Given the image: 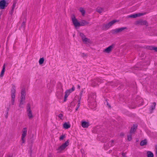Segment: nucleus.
I'll use <instances>...</instances> for the list:
<instances>
[{
    "mask_svg": "<svg viewBox=\"0 0 157 157\" xmlns=\"http://www.w3.org/2000/svg\"><path fill=\"white\" fill-rule=\"evenodd\" d=\"M145 14V13H138L136 14H135V17H140L141 16H143Z\"/></svg>",
    "mask_w": 157,
    "mask_h": 157,
    "instance_id": "nucleus-27",
    "label": "nucleus"
},
{
    "mask_svg": "<svg viewBox=\"0 0 157 157\" xmlns=\"http://www.w3.org/2000/svg\"><path fill=\"white\" fill-rule=\"evenodd\" d=\"M80 23L79 26H84L86 25H87L88 24V22L87 21H86L84 20H83L81 21Z\"/></svg>",
    "mask_w": 157,
    "mask_h": 157,
    "instance_id": "nucleus-17",
    "label": "nucleus"
},
{
    "mask_svg": "<svg viewBox=\"0 0 157 157\" xmlns=\"http://www.w3.org/2000/svg\"><path fill=\"white\" fill-rule=\"evenodd\" d=\"M66 100H67V98H64V100H63L64 102L66 101Z\"/></svg>",
    "mask_w": 157,
    "mask_h": 157,
    "instance_id": "nucleus-53",
    "label": "nucleus"
},
{
    "mask_svg": "<svg viewBox=\"0 0 157 157\" xmlns=\"http://www.w3.org/2000/svg\"><path fill=\"white\" fill-rule=\"evenodd\" d=\"M114 143V141L113 140H111V144H110L109 147L112 146L113 144V143Z\"/></svg>",
    "mask_w": 157,
    "mask_h": 157,
    "instance_id": "nucleus-40",
    "label": "nucleus"
},
{
    "mask_svg": "<svg viewBox=\"0 0 157 157\" xmlns=\"http://www.w3.org/2000/svg\"><path fill=\"white\" fill-rule=\"evenodd\" d=\"M96 11L98 13H100L103 11V9L101 7H99L97 9Z\"/></svg>",
    "mask_w": 157,
    "mask_h": 157,
    "instance_id": "nucleus-25",
    "label": "nucleus"
},
{
    "mask_svg": "<svg viewBox=\"0 0 157 157\" xmlns=\"http://www.w3.org/2000/svg\"><path fill=\"white\" fill-rule=\"evenodd\" d=\"M124 135V134L123 133H121L120 134V136H123Z\"/></svg>",
    "mask_w": 157,
    "mask_h": 157,
    "instance_id": "nucleus-47",
    "label": "nucleus"
},
{
    "mask_svg": "<svg viewBox=\"0 0 157 157\" xmlns=\"http://www.w3.org/2000/svg\"><path fill=\"white\" fill-rule=\"evenodd\" d=\"M129 17L135 18H136L135 14H132L128 16Z\"/></svg>",
    "mask_w": 157,
    "mask_h": 157,
    "instance_id": "nucleus-35",
    "label": "nucleus"
},
{
    "mask_svg": "<svg viewBox=\"0 0 157 157\" xmlns=\"http://www.w3.org/2000/svg\"><path fill=\"white\" fill-rule=\"evenodd\" d=\"M72 19L73 23L75 27H79L80 23L75 18V15L72 16Z\"/></svg>",
    "mask_w": 157,
    "mask_h": 157,
    "instance_id": "nucleus-7",
    "label": "nucleus"
},
{
    "mask_svg": "<svg viewBox=\"0 0 157 157\" xmlns=\"http://www.w3.org/2000/svg\"><path fill=\"white\" fill-rule=\"evenodd\" d=\"M63 92H60L57 93V96L59 98H61L63 97Z\"/></svg>",
    "mask_w": 157,
    "mask_h": 157,
    "instance_id": "nucleus-23",
    "label": "nucleus"
},
{
    "mask_svg": "<svg viewBox=\"0 0 157 157\" xmlns=\"http://www.w3.org/2000/svg\"><path fill=\"white\" fill-rule=\"evenodd\" d=\"M5 64L3 66V68L2 69V70L1 71V74H0V76L1 77H2L4 75V73L5 71Z\"/></svg>",
    "mask_w": 157,
    "mask_h": 157,
    "instance_id": "nucleus-24",
    "label": "nucleus"
},
{
    "mask_svg": "<svg viewBox=\"0 0 157 157\" xmlns=\"http://www.w3.org/2000/svg\"><path fill=\"white\" fill-rule=\"evenodd\" d=\"M155 155L156 157H157V145H156L155 146Z\"/></svg>",
    "mask_w": 157,
    "mask_h": 157,
    "instance_id": "nucleus-41",
    "label": "nucleus"
},
{
    "mask_svg": "<svg viewBox=\"0 0 157 157\" xmlns=\"http://www.w3.org/2000/svg\"><path fill=\"white\" fill-rule=\"evenodd\" d=\"M79 35L81 37L82 40L86 37L85 35L82 33H79Z\"/></svg>",
    "mask_w": 157,
    "mask_h": 157,
    "instance_id": "nucleus-31",
    "label": "nucleus"
},
{
    "mask_svg": "<svg viewBox=\"0 0 157 157\" xmlns=\"http://www.w3.org/2000/svg\"><path fill=\"white\" fill-rule=\"evenodd\" d=\"M82 56L83 57H84V56H87V55H86V54H85V53H82Z\"/></svg>",
    "mask_w": 157,
    "mask_h": 157,
    "instance_id": "nucleus-49",
    "label": "nucleus"
},
{
    "mask_svg": "<svg viewBox=\"0 0 157 157\" xmlns=\"http://www.w3.org/2000/svg\"><path fill=\"white\" fill-rule=\"evenodd\" d=\"M44 59L43 57L40 58L39 60V63L41 65L43 64L44 62Z\"/></svg>",
    "mask_w": 157,
    "mask_h": 157,
    "instance_id": "nucleus-28",
    "label": "nucleus"
},
{
    "mask_svg": "<svg viewBox=\"0 0 157 157\" xmlns=\"http://www.w3.org/2000/svg\"><path fill=\"white\" fill-rule=\"evenodd\" d=\"M156 105V103L155 102L153 103L151 105L149 108L150 113L153 112V110L155 109V106Z\"/></svg>",
    "mask_w": 157,
    "mask_h": 157,
    "instance_id": "nucleus-11",
    "label": "nucleus"
},
{
    "mask_svg": "<svg viewBox=\"0 0 157 157\" xmlns=\"http://www.w3.org/2000/svg\"><path fill=\"white\" fill-rule=\"evenodd\" d=\"M96 84H95V81H94L93 82V83H92V85L93 86H96Z\"/></svg>",
    "mask_w": 157,
    "mask_h": 157,
    "instance_id": "nucleus-48",
    "label": "nucleus"
},
{
    "mask_svg": "<svg viewBox=\"0 0 157 157\" xmlns=\"http://www.w3.org/2000/svg\"><path fill=\"white\" fill-rule=\"evenodd\" d=\"M63 115L62 114H59L58 115V117L61 119H62Z\"/></svg>",
    "mask_w": 157,
    "mask_h": 157,
    "instance_id": "nucleus-37",
    "label": "nucleus"
},
{
    "mask_svg": "<svg viewBox=\"0 0 157 157\" xmlns=\"http://www.w3.org/2000/svg\"><path fill=\"white\" fill-rule=\"evenodd\" d=\"M82 40V42L85 44L90 43H91V41L90 40L86 37H85Z\"/></svg>",
    "mask_w": 157,
    "mask_h": 157,
    "instance_id": "nucleus-13",
    "label": "nucleus"
},
{
    "mask_svg": "<svg viewBox=\"0 0 157 157\" xmlns=\"http://www.w3.org/2000/svg\"><path fill=\"white\" fill-rule=\"evenodd\" d=\"M27 129L26 128H23L22 130V133L21 135V145H22L25 142V140H24V138L26 136L27 134Z\"/></svg>",
    "mask_w": 157,
    "mask_h": 157,
    "instance_id": "nucleus-4",
    "label": "nucleus"
},
{
    "mask_svg": "<svg viewBox=\"0 0 157 157\" xmlns=\"http://www.w3.org/2000/svg\"><path fill=\"white\" fill-rule=\"evenodd\" d=\"M125 28L121 27V28H118V29H124Z\"/></svg>",
    "mask_w": 157,
    "mask_h": 157,
    "instance_id": "nucleus-46",
    "label": "nucleus"
},
{
    "mask_svg": "<svg viewBox=\"0 0 157 157\" xmlns=\"http://www.w3.org/2000/svg\"><path fill=\"white\" fill-rule=\"evenodd\" d=\"M128 141H131L132 140V134L131 133H130V134L128 135Z\"/></svg>",
    "mask_w": 157,
    "mask_h": 157,
    "instance_id": "nucleus-30",
    "label": "nucleus"
},
{
    "mask_svg": "<svg viewBox=\"0 0 157 157\" xmlns=\"http://www.w3.org/2000/svg\"><path fill=\"white\" fill-rule=\"evenodd\" d=\"M117 22V20H113L108 23L103 24L102 27L103 29H108Z\"/></svg>",
    "mask_w": 157,
    "mask_h": 157,
    "instance_id": "nucleus-2",
    "label": "nucleus"
},
{
    "mask_svg": "<svg viewBox=\"0 0 157 157\" xmlns=\"http://www.w3.org/2000/svg\"><path fill=\"white\" fill-rule=\"evenodd\" d=\"M78 88H80V86H78Z\"/></svg>",
    "mask_w": 157,
    "mask_h": 157,
    "instance_id": "nucleus-55",
    "label": "nucleus"
},
{
    "mask_svg": "<svg viewBox=\"0 0 157 157\" xmlns=\"http://www.w3.org/2000/svg\"><path fill=\"white\" fill-rule=\"evenodd\" d=\"M25 98H21V99L20 101V103L19 105V107L21 108H23V106H22V105H23L25 103Z\"/></svg>",
    "mask_w": 157,
    "mask_h": 157,
    "instance_id": "nucleus-14",
    "label": "nucleus"
},
{
    "mask_svg": "<svg viewBox=\"0 0 157 157\" xmlns=\"http://www.w3.org/2000/svg\"><path fill=\"white\" fill-rule=\"evenodd\" d=\"M8 3L6 2L5 0H2L0 1V8L4 9L5 7H7L8 5Z\"/></svg>",
    "mask_w": 157,
    "mask_h": 157,
    "instance_id": "nucleus-9",
    "label": "nucleus"
},
{
    "mask_svg": "<svg viewBox=\"0 0 157 157\" xmlns=\"http://www.w3.org/2000/svg\"><path fill=\"white\" fill-rule=\"evenodd\" d=\"M21 28L22 29H25V21H24L21 25Z\"/></svg>",
    "mask_w": 157,
    "mask_h": 157,
    "instance_id": "nucleus-29",
    "label": "nucleus"
},
{
    "mask_svg": "<svg viewBox=\"0 0 157 157\" xmlns=\"http://www.w3.org/2000/svg\"><path fill=\"white\" fill-rule=\"evenodd\" d=\"M16 2H13V6H12V11L13 10L16 6Z\"/></svg>",
    "mask_w": 157,
    "mask_h": 157,
    "instance_id": "nucleus-33",
    "label": "nucleus"
},
{
    "mask_svg": "<svg viewBox=\"0 0 157 157\" xmlns=\"http://www.w3.org/2000/svg\"><path fill=\"white\" fill-rule=\"evenodd\" d=\"M147 141L146 140H142L140 143V145L141 146H143L146 145L147 144Z\"/></svg>",
    "mask_w": 157,
    "mask_h": 157,
    "instance_id": "nucleus-21",
    "label": "nucleus"
},
{
    "mask_svg": "<svg viewBox=\"0 0 157 157\" xmlns=\"http://www.w3.org/2000/svg\"><path fill=\"white\" fill-rule=\"evenodd\" d=\"M80 102H79V101H78V104L77 105V107L79 108L80 106Z\"/></svg>",
    "mask_w": 157,
    "mask_h": 157,
    "instance_id": "nucleus-39",
    "label": "nucleus"
},
{
    "mask_svg": "<svg viewBox=\"0 0 157 157\" xmlns=\"http://www.w3.org/2000/svg\"><path fill=\"white\" fill-rule=\"evenodd\" d=\"M78 108H78V107H76V109H75V110H76V111H77V110H78Z\"/></svg>",
    "mask_w": 157,
    "mask_h": 157,
    "instance_id": "nucleus-54",
    "label": "nucleus"
},
{
    "mask_svg": "<svg viewBox=\"0 0 157 157\" xmlns=\"http://www.w3.org/2000/svg\"><path fill=\"white\" fill-rule=\"evenodd\" d=\"M105 103H106V105L108 106L109 107V108H110V105H109L108 103V101L107 100H106L105 101Z\"/></svg>",
    "mask_w": 157,
    "mask_h": 157,
    "instance_id": "nucleus-36",
    "label": "nucleus"
},
{
    "mask_svg": "<svg viewBox=\"0 0 157 157\" xmlns=\"http://www.w3.org/2000/svg\"><path fill=\"white\" fill-rule=\"evenodd\" d=\"M75 87L74 86L71 89H70L67 90L65 92V93H66L68 95H69L70 94L74 91L75 90Z\"/></svg>",
    "mask_w": 157,
    "mask_h": 157,
    "instance_id": "nucleus-16",
    "label": "nucleus"
},
{
    "mask_svg": "<svg viewBox=\"0 0 157 157\" xmlns=\"http://www.w3.org/2000/svg\"><path fill=\"white\" fill-rule=\"evenodd\" d=\"M122 155L123 157H126V153H122Z\"/></svg>",
    "mask_w": 157,
    "mask_h": 157,
    "instance_id": "nucleus-42",
    "label": "nucleus"
},
{
    "mask_svg": "<svg viewBox=\"0 0 157 157\" xmlns=\"http://www.w3.org/2000/svg\"><path fill=\"white\" fill-rule=\"evenodd\" d=\"M71 125L69 123L65 122L63 124V127L66 129H67L70 127Z\"/></svg>",
    "mask_w": 157,
    "mask_h": 157,
    "instance_id": "nucleus-18",
    "label": "nucleus"
},
{
    "mask_svg": "<svg viewBox=\"0 0 157 157\" xmlns=\"http://www.w3.org/2000/svg\"><path fill=\"white\" fill-rule=\"evenodd\" d=\"M8 111H9V108H8L6 110V115L5 116V117L6 118H7V117H8Z\"/></svg>",
    "mask_w": 157,
    "mask_h": 157,
    "instance_id": "nucleus-38",
    "label": "nucleus"
},
{
    "mask_svg": "<svg viewBox=\"0 0 157 157\" xmlns=\"http://www.w3.org/2000/svg\"><path fill=\"white\" fill-rule=\"evenodd\" d=\"M15 91L16 90L15 89V87H13L12 89L11 90V103L12 105H13L14 103Z\"/></svg>",
    "mask_w": 157,
    "mask_h": 157,
    "instance_id": "nucleus-5",
    "label": "nucleus"
},
{
    "mask_svg": "<svg viewBox=\"0 0 157 157\" xmlns=\"http://www.w3.org/2000/svg\"><path fill=\"white\" fill-rule=\"evenodd\" d=\"M83 93V91H81L80 92V96H82V94Z\"/></svg>",
    "mask_w": 157,
    "mask_h": 157,
    "instance_id": "nucleus-50",
    "label": "nucleus"
},
{
    "mask_svg": "<svg viewBox=\"0 0 157 157\" xmlns=\"http://www.w3.org/2000/svg\"><path fill=\"white\" fill-rule=\"evenodd\" d=\"M81 97H82V96H80V97H78V101H79V102H80V101Z\"/></svg>",
    "mask_w": 157,
    "mask_h": 157,
    "instance_id": "nucleus-45",
    "label": "nucleus"
},
{
    "mask_svg": "<svg viewBox=\"0 0 157 157\" xmlns=\"http://www.w3.org/2000/svg\"><path fill=\"white\" fill-rule=\"evenodd\" d=\"M135 107H131V108H134Z\"/></svg>",
    "mask_w": 157,
    "mask_h": 157,
    "instance_id": "nucleus-56",
    "label": "nucleus"
},
{
    "mask_svg": "<svg viewBox=\"0 0 157 157\" xmlns=\"http://www.w3.org/2000/svg\"><path fill=\"white\" fill-rule=\"evenodd\" d=\"M147 157H153L154 155L151 151H148L147 152Z\"/></svg>",
    "mask_w": 157,
    "mask_h": 157,
    "instance_id": "nucleus-22",
    "label": "nucleus"
},
{
    "mask_svg": "<svg viewBox=\"0 0 157 157\" xmlns=\"http://www.w3.org/2000/svg\"><path fill=\"white\" fill-rule=\"evenodd\" d=\"M69 145V142L67 140L61 146H59L57 149V150L58 151V153H60L61 151L63 150L66 147Z\"/></svg>",
    "mask_w": 157,
    "mask_h": 157,
    "instance_id": "nucleus-3",
    "label": "nucleus"
},
{
    "mask_svg": "<svg viewBox=\"0 0 157 157\" xmlns=\"http://www.w3.org/2000/svg\"><path fill=\"white\" fill-rule=\"evenodd\" d=\"M96 97V96L95 93L92 94L89 96L88 99V102L90 104H92V105H93L92 103H94L93 105L94 107L96 105V103L95 102Z\"/></svg>",
    "mask_w": 157,
    "mask_h": 157,
    "instance_id": "nucleus-1",
    "label": "nucleus"
},
{
    "mask_svg": "<svg viewBox=\"0 0 157 157\" xmlns=\"http://www.w3.org/2000/svg\"><path fill=\"white\" fill-rule=\"evenodd\" d=\"M13 157V155H8L7 156V157Z\"/></svg>",
    "mask_w": 157,
    "mask_h": 157,
    "instance_id": "nucleus-52",
    "label": "nucleus"
},
{
    "mask_svg": "<svg viewBox=\"0 0 157 157\" xmlns=\"http://www.w3.org/2000/svg\"><path fill=\"white\" fill-rule=\"evenodd\" d=\"M89 126V123L86 121H82V126L84 128H87Z\"/></svg>",
    "mask_w": 157,
    "mask_h": 157,
    "instance_id": "nucleus-12",
    "label": "nucleus"
},
{
    "mask_svg": "<svg viewBox=\"0 0 157 157\" xmlns=\"http://www.w3.org/2000/svg\"><path fill=\"white\" fill-rule=\"evenodd\" d=\"M136 25H145L146 26H148V23L146 21L140 20L136 21L135 23Z\"/></svg>",
    "mask_w": 157,
    "mask_h": 157,
    "instance_id": "nucleus-6",
    "label": "nucleus"
},
{
    "mask_svg": "<svg viewBox=\"0 0 157 157\" xmlns=\"http://www.w3.org/2000/svg\"><path fill=\"white\" fill-rule=\"evenodd\" d=\"M65 137V136L64 135H62L61 136L59 137V140H63V139Z\"/></svg>",
    "mask_w": 157,
    "mask_h": 157,
    "instance_id": "nucleus-34",
    "label": "nucleus"
},
{
    "mask_svg": "<svg viewBox=\"0 0 157 157\" xmlns=\"http://www.w3.org/2000/svg\"><path fill=\"white\" fill-rule=\"evenodd\" d=\"M137 128V126L135 125H133V126L132 127L131 130L130 131V133H132L136 131Z\"/></svg>",
    "mask_w": 157,
    "mask_h": 157,
    "instance_id": "nucleus-19",
    "label": "nucleus"
},
{
    "mask_svg": "<svg viewBox=\"0 0 157 157\" xmlns=\"http://www.w3.org/2000/svg\"><path fill=\"white\" fill-rule=\"evenodd\" d=\"M154 50L155 52H157V47H154Z\"/></svg>",
    "mask_w": 157,
    "mask_h": 157,
    "instance_id": "nucleus-44",
    "label": "nucleus"
},
{
    "mask_svg": "<svg viewBox=\"0 0 157 157\" xmlns=\"http://www.w3.org/2000/svg\"><path fill=\"white\" fill-rule=\"evenodd\" d=\"M122 30H111L110 33L113 34H116L119 32H121Z\"/></svg>",
    "mask_w": 157,
    "mask_h": 157,
    "instance_id": "nucleus-20",
    "label": "nucleus"
},
{
    "mask_svg": "<svg viewBox=\"0 0 157 157\" xmlns=\"http://www.w3.org/2000/svg\"><path fill=\"white\" fill-rule=\"evenodd\" d=\"M27 115L30 119H32L33 117V116L32 113V111L30 109V107L29 104H28L27 107Z\"/></svg>",
    "mask_w": 157,
    "mask_h": 157,
    "instance_id": "nucleus-8",
    "label": "nucleus"
},
{
    "mask_svg": "<svg viewBox=\"0 0 157 157\" xmlns=\"http://www.w3.org/2000/svg\"><path fill=\"white\" fill-rule=\"evenodd\" d=\"M68 95H68V94H67L66 93H65V95H64V98H67V97H68Z\"/></svg>",
    "mask_w": 157,
    "mask_h": 157,
    "instance_id": "nucleus-43",
    "label": "nucleus"
},
{
    "mask_svg": "<svg viewBox=\"0 0 157 157\" xmlns=\"http://www.w3.org/2000/svg\"><path fill=\"white\" fill-rule=\"evenodd\" d=\"M25 91L24 88H23L21 90V98H25Z\"/></svg>",
    "mask_w": 157,
    "mask_h": 157,
    "instance_id": "nucleus-15",
    "label": "nucleus"
},
{
    "mask_svg": "<svg viewBox=\"0 0 157 157\" xmlns=\"http://www.w3.org/2000/svg\"><path fill=\"white\" fill-rule=\"evenodd\" d=\"M114 46V44H112L110 46H109L108 48H105L104 51L103 52H105L107 53H109L112 50Z\"/></svg>",
    "mask_w": 157,
    "mask_h": 157,
    "instance_id": "nucleus-10",
    "label": "nucleus"
},
{
    "mask_svg": "<svg viewBox=\"0 0 157 157\" xmlns=\"http://www.w3.org/2000/svg\"><path fill=\"white\" fill-rule=\"evenodd\" d=\"M79 10L82 13V15L84 16L85 14V10L82 8H80L79 9Z\"/></svg>",
    "mask_w": 157,
    "mask_h": 157,
    "instance_id": "nucleus-26",
    "label": "nucleus"
},
{
    "mask_svg": "<svg viewBox=\"0 0 157 157\" xmlns=\"http://www.w3.org/2000/svg\"><path fill=\"white\" fill-rule=\"evenodd\" d=\"M32 154V151L31 149H30V155L31 156Z\"/></svg>",
    "mask_w": 157,
    "mask_h": 157,
    "instance_id": "nucleus-51",
    "label": "nucleus"
},
{
    "mask_svg": "<svg viewBox=\"0 0 157 157\" xmlns=\"http://www.w3.org/2000/svg\"><path fill=\"white\" fill-rule=\"evenodd\" d=\"M154 46H147V48L150 50H154Z\"/></svg>",
    "mask_w": 157,
    "mask_h": 157,
    "instance_id": "nucleus-32",
    "label": "nucleus"
}]
</instances>
